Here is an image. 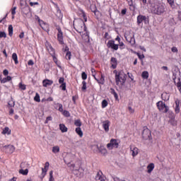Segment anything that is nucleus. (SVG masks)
<instances>
[{"mask_svg":"<svg viewBox=\"0 0 181 181\" xmlns=\"http://www.w3.org/2000/svg\"><path fill=\"white\" fill-rule=\"evenodd\" d=\"M51 57H52V58H53L54 63L57 64V57H55V54L51 55Z\"/></svg>","mask_w":181,"mask_h":181,"instance_id":"obj_51","label":"nucleus"},{"mask_svg":"<svg viewBox=\"0 0 181 181\" xmlns=\"http://www.w3.org/2000/svg\"><path fill=\"white\" fill-rule=\"evenodd\" d=\"M175 114H179L180 112V100L179 99L175 100Z\"/></svg>","mask_w":181,"mask_h":181,"instance_id":"obj_13","label":"nucleus"},{"mask_svg":"<svg viewBox=\"0 0 181 181\" xmlns=\"http://www.w3.org/2000/svg\"><path fill=\"white\" fill-rule=\"evenodd\" d=\"M56 30H57L58 33H57V41L59 43V45H64V36H63V31H62V28H60V27H57V28H56Z\"/></svg>","mask_w":181,"mask_h":181,"instance_id":"obj_9","label":"nucleus"},{"mask_svg":"<svg viewBox=\"0 0 181 181\" xmlns=\"http://www.w3.org/2000/svg\"><path fill=\"white\" fill-rule=\"evenodd\" d=\"M95 179H96V181L103 180L102 179V177L100 175V174L99 173H97L96 177H95Z\"/></svg>","mask_w":181,"mask_h":181,"instance_id":"obj_47","label":"nucleus"},{"mask_svg":"<svg viewBox=\"0 0 181 181\" xmlns=\"http://www.w3.org/2000/svg\"><path fill=\"white\" fill-rule=\"evenodd\" d=\"M38 5H39L38 2H30V6L31 7L35 6H38Z\"/></svg>","mask_w":181,"mask_h":181,"instance_id":"obj_52","label":"nucleus"},{"mask_svg":"<svg viewBox=\"0 0 181 181\" xmlns=\"http://www.w3.org/2000/svg\"><path fill=\"white\" fill-rule=\"evenodd\" d=\"M73 26L78 33H83L87 31V27L85 25V22L81 19H76L73 21Z\"/></svg>","mask_w":181,"mask_h":181,"instance_id":"obj_3","label":"nucleus"},{"mask_svg":"<svg viewBox=\"0 0 181 181\" xmlns=\"http://www.w3.org/2000/svg\"><path fill=\"white\" fill-rule=\"evenodd\" d=\"M74 125L78 127V128H81V127L82 125L81 119H75Z\"/></svg>","mask_w":181,"mask_h":181,"instance_id":"obj_35","label":"nucleus"},{"mask_svg":"<svg viewBox=\"0 0 181 181\" xmlns=\"http://www.w3.org/2000/svg\"><path fill=\"white\" fill-rule=\"evenodd\" d=\"M110 124V122L109 120H106L103 122V127L105 129V132H109Z\"/></svg>","mask_w":181,"mask_h":181,"instance_id":"obj_20","label":"nucleus"},{"mask_svg":"<svg viewBox=\"0 0 181 181\" xmlns=\"http://www.w3.org/2000/svg\"><path fill=\"white\" fill-rule=\"evenodd\" d=\"M75 132H76V134H78V136H79V137H83V131H81V127H77L75 129Z\"/></svg>","mask_w":181,"mask_h":181,"instance_id":"obj_29","label":"nucleus"},{"mask_svg":"<svg viewBox=\"0 0 181 181\" xmlns=\"http://www.w3.org/2000/svg\"><path fill=\"white\" fill-rule=\"evenodd\" d=\"M28 169H25V170H20V171H18V173L23 175H28Z\"/></svg>","mask_w":181,"mask_h":181,"instance_id":"obj_37","label":"nucleus"},{"mask_svg":"<svg viewBox=\"0 0 181 181\" xmlns=\"http://www.w3.org/2000/svg\"><path fill=\"white\" fill-rule=\"evenodd\" d=\"M8 70H7V69H4V71H3V75L5 76H8Z\"/></svg>","mask_w":181,"mask_h":181,"instance_id":"obj_57","label":"nucleus"},{"mask_svg":"<svg viewBox=\"0 0 181 181\" xmlns=\"http://www.w3.org/2000/svg\"><path fill=\"white\" fill-rule=\"evenodd\" d=\"M6 150L8 153H13L14 151L16 150V148L13 146L10 145L6 146Z\"/></svg>","mask_w":181,"mask_h":181,"instance_id":"obj_22","label":"nucleus"},{"mask_svg":"<svg viewBox=\"0 0 181 181\" xmlns=\"http://www.w3.org/2000/svg\"><path fill=\"white\" fill-rule=\"evenodd\" d=\"M49 121H52V117H48L45 119V124H48Z\"/></svg>","mask_w":181,"mask_h":181,"instance_id":"obj_50","label":"nucleus"},{"mask_svg":"<svg viewBox=\"0 0 181 181\" xmlns=\"http://www.w3.org/2000/svg\"><path fill=\"white\" fill-rule=\"evenodd\" d=\"M37 22L40 23V26L42 28V30H45V32L49 30V25L41 20L39 17H37Z\"/></svg>","mask_w":181,"mask_h":181,"instance_id":"obj_10","label":"nucleus"},{"mask_svg":"<svg viewBox=\"0 0 181 181\" xmlns=\"http://www.w3.org/2000/svg\"><path fill=\"white\" fill-rule=\"evenodd\" d=\"M114 181H121L120 179L117 177H114Z\"/></svg>","mask_w":181,"mask_h":181,"instance_id":"obj_64","label":"nucleus"},{"mask_svg":"<svg viewBox=\"0 0 181 181\" xmlns=\"http://www.w3.org/2000/svg\"><path fill=\"white\" fill-rule=\"evenodd\" d=\"M161 98L164 101L170 100V93H168L166 92L163 93L161 95Z\"/></svg>","mask_w":181,"mask_h":181,"instance_id":"obj_21","label":"nucleus"},{"mask_svg":"<svg viewBox=\"0 0 181 181\" xmlns=\"http://www.w3.org/2000/svg\"><path fill=\"white\" fill-rule=\"evenodd\" d=\"M1 134L10 135L11 134V130L9 129V127H6L3 132H1Z\"/></svg>","mask_w":181,"mask_h":181,"instance_id":"obj_28","label":"nucleus"},{"mask_svg":"<svg viewBox=\"0 0 181 181\" xmlns=\"http://www.w3.org/2000/svg\"><path fill=\"white\" fill-rule=\"evenodd\" d=\"M110 64L112 69H115L117 67V59L115 57L110 58Z\"/></svg>","mask_w":181,"mask_h":181,"instance_id":"obj_15","label":"nucleus"},{"mask_svg":"<svg viewBox=\"0 0 181 181\" xmlns=\"http://www.w3.org/2000/svg\"><path fill=\"white\" fill-rule=\"evenodd\" d=\"M137 57H138L139 59H140V60H143L145 58L144 54H141L139 53H137Z\"/></svg>","mask_w":181,"mask_h":181,"instance_id":"obj_49","label":"nucleus"},{"mask_svg":"<svg viewBox=\"0 0 181 181\" xmlns=\"http://www.w3.org/2000/svg\"><path fill=\"white\" fill-rule=\"evenodd\" d=\"M148 71H144L142 72L141 76L142 77L143 79L147 80L148 78Z\"/></svg>","mask_w":181,"mask_h":181,"instance_id":"obj_31","label":"nucleus"},{"mask_svg":"<svg viewBox=\"0 0 181 181\" xmlns=\"http://www.w3.org/2000/svg\"><path fill=\"white\" fill-rule=\"evenodd\" d=\"M171 52H173V53H177V47H171Z\"/></svg>","mask_w":181,"mask_h":181,"instance_id":"obj_56","label":"nucleus"},{"mask_svg":"<svg viewBox=\"0 0 181 181\" xmlns=\"http://www.w3.org/2000/svg\"><path fill=\"white\" fill-rule=\"evenodd\" d=\"M107 105H109V103H107V100H103L101 103V107L105 109V107H107Z\"/></svg>","mask_w":181,"mask_h":181,"instance_id":"obj_38","label":"nucleus"},{"mask_svg":"<svg viewBox=\"0 0 181 181\" xmlns=\"http://www.w3.org/2000/svg\"><path fill=\"white\" fill-rule=\"evenodd\" d=\"M177 19L181 21V11L177 12Z\"/></svg>","mask_w":181,"mask_h":181,"instance_id":"obj_59","label":"nucleus"},{"mask_svg":"<svg viewBox=\"0 0 181 181\" xmlns=\"http://www.w3.org/2000/svg\"><path fill=\"white\" fill-rule=\"evenodd\" d=\"M34 101L40 103V97L38 93H35V96L34 97Z\"/></svg>","mask_w":181,"mask_h":181,"instance_id":"obj_40","label":"nucleus"},{"mask_svg":"<svg viewBox=\"0 0 181 181\" xmlns=\"http://www.w3.org/2000/svg\"><path fill=\"white\" fill-rule=\"evenodd\" d=\"M125 13H127V8L122 9L121 11V14L125 15Z\"/></svg>","mask_w":181,"mask_h":181,"instance_id":"obj_61","label":"nucleus"},{"mask_svg":"<svg viewBox=\"0 0 181 181\" xmlns=\"http://www.w3.org/2000/svg\"><path fill=\"white\" fill-rule=\"evenodd\" d=\"M142 138L144 140H152V134L151 130L148 127H145L142 132Z\"/></svg>","mask_w":181,"mask_h":181,"instance_id":"obj_5","label":"nucleus"},{"mask_svg":"<svg viewBox=\"0 0 181 181\" xmlns=\"http://www.w3.org/2000/svg\"><path fill=\"white\" fill-rule=\"evenodd\" d=\"M49 165H50V164L49 163V162H45V168H42V178H44L45 176H46V174H47V172L48 171V168H49Z\"/></svg>","mask_w":181,"mask_h":181,"instance_id":"obj_12","label":"nucleus"},{"mask_svg":"<svg viewBox=\"0 0 181 181\" xmlns=\"http://www.w3.org/2000/svg\"><path fill=\"white\" fill-rule=\"evenodd\" d=\"M13 113H14V110L12 109V108L10 109V110H9V115H13Z\"/></svg>","mask_w":181,"mask_h":181,"instance_id":"obj_62","label":"nucleus"},{"mask_svg":"<svg viewBox=\"0 0 181 181\" xmlns=\"http://www.w3.org/2000/svg\"><path fill=\"white\" fill-rule=\"evenodd\" d=\"M154 168H155V165L153 163H149L147 165V173L148 174L152 173Z\"/></svg>","mask_w":181,"mask_h":181,"instance_id":"obj_23","label":"nucleus"},{"mask_svg":"<svg viewBox=\"0 0 181 181\" xmlns=\"http://www.w3.org/2000/svg\"><path fill=\"white\" fill-rule=\"evenodd\" d=\"M106 47L115 51L118 50V49H120L121 50L125 49V45L124 42H119V45H116L115 40H109V42H107L106 44Z\"/></svg>","mask_w":181,"mask_h":181,"instance_id":"obj_4","label":"nucleus"},{"mask_svg":"<svg viewBox=\"0 0 181 181\" xmlns=\"http://www.w3.org/2000/svg\"><path fill=\"white\" fill-rule=\"evenodd\" d=\"M28 65L33 66V65H35V62H33V61L32 59H30L29 61H28Z\"/></svg>","mask_w":181,"mask_h":181,"instance_id":"obj_53","label":"nucleus"},{"mask_svg":"<svg viewBox=\"0 0 181 181\" xmlns=\"http://www.w3.org/2000/svg\"><path fill=\"white\" fill-rule=\"evenodd\" d=\"M87 74H86V72H82L81 74V78L82 80H87Z\"/></svg>","mask_w":181,"mask_h":181,"instance_id":"obj_48","label":"nucleus"},{"mask_svg":"<svg viewBox=\"0 0 181 181\" xmlns=\"http://www.w3.org/2000/svg\"><path fill=\"white\" fill-rule=\"evenodd\" d=\"M86 90H87V83L85 81H82L81 90L83 92H86Z\"/></svg>","mask_w":181,"mask_h":181,"instance_id":"obj_36","label":"nucleus"},{"mask_svg":"<svg viewBox=\"0 0 181 181\" xmlns=\"http://www.w3.org/2000/svg\"><path fill=\"white\" fill-rule=\"evenodd\" d=\"M16 6H14L13 8H11V14L12 15H16Z\"/></svg>","mask_w":181,"mask_h":181,"instance_id":"obj_55","label":"nucleus"},{"mask_svg":"<svg viewBox=\"0 0 181 181\" xmlns=\"http://www.w3.org/2000/svg\"><path fill=\"white\" fill-rule=\"evenodd\" d=\"M8 33L10 37H11L13 35V27L12 26V25H9L8 26Z\"/></svg>","mask_w":181,"mask_h":181,"instance_id":"obj_25","label":"nucleus"},{"mask_svg":"<svg viewBox=\"0 0 181 181\" xmlns=\"http://www.w3.org/2000/svg\"><path fill=\"white\" fill-rule=\"evenodd\" d=\"M167 2L169 4L171 8H175V2L174 0H167Z\"/></svg>","mask_w":181,"mask_h":181,"instance_id":"obj_41","label":"nucleus"},{"mask_svg":"<svg viewBox=\"0 0 181 181\" xmlns=\"http://www.w3.org/2000/svg\"><path fill=\"white\" fill-rule=\"evenodd\" d=\"M131 151H132V156L135 157L137 156L139 149L137 147H133L131 146Z\"/></svg>","mask_w":181,"mask_h":181,"instance_id":"obj_17","label":"nucleus"},{"mask_svg":"<svg viewBox=\"0 0 181 181\" xmlns=\"http://www.w3.org/2000/svg\"><path fill=\"white\" fill-rule=\"evenodd\" d=\"M18 87L21 90H26V86L25 84H23L22 83H20Z\"/></svg>","mask_w":181,"mask_h":181,"instance_id":"obj_44","label":"nucleus"},{"mask_svg":"<svg viewBox=\"0 0 181 181\" xmlns=\"http://www.w3.org/2000/svg\"><path fill=\"white\" fill-rule=\"evenodd\" d=\"M71 52L68 51V52L66 53V59L70 61L71 60Z\"/></svg>","mask_w":181,"mask_h":181,"instance_id":"obj_43","label":"nucleus"},{"mask_svg":"<svg viewBox=\"0 0 181 181\" xmlns=\"http://www.w3.org/2000/svg\"><path fill=\"white\" fill-rule=\"evenodd\" d=\"M30 12V8L28 6V5H26L25 7L21 8V13L23 15H28V13Z\"/></svg>","mask_w":181,"mask_h":181,"instance_id":"obj_18","label":"nucleus"},{"mask_svg":"<svg viewBox=\"0 0 181 181\" xmlns=\"http://www.w3.org/2000/svg\"><path fill=\"white\" fill-rule=\"evenodd\" d=\"M158 110L164 113H167L168 111V107L166 106L165 103H163L162 101H159L156 103Z\"/></svg>","mask_w":181,"mask_h":181,"instance_id":"obj_8","label":"nucleus"},{"mask_svg":"<svg viewBox=\"0 0 181 181\" xmlns=\"http://www.w3.org/2000/svg\"><path fill=\"white\" fill-rule=\"evenodd\" d=\"M151 13L155 15L161 16L166 12L165 6L160 3L153 4L151 8Z\"/></svg>","mask_w":181,"mask_h":181,"instance_id":"obj_2","label":"nucleus"},{"mask_svg":"<svg viewBox=\"0 0 181 181\" xmlns=\"http://www.w3.org/2000/svg\"><path fill=\"white\" fill-rule=\"evenodd\" d=\"M52 84H53L52 80L45 79L42 81V86L45 88L52 86Z\"/></svg>","mask_w":181,"mask_h":181,"instance_id":"obj_16","label":"nucleus"},{"mask_svg":"<svg viewBox=\"0 0 181 181\" xmlns=\"http://www.w3.org/2000/svg\"><path fill=\"white\" fill-rule=\"evenodd\" d=\"M19 37L21 39L24 38V32H21Z\"/></svg>","mask_w":181,"mask_h":181,"instance_id":"obj_63","label":"nucleus"},{"mask_svg":"<svg viewBox=\"0 0 181 181\" xmlns=\"http://www.w3.org/2000/svg\"><path fill=\"white\" fill-rule=\"evenodd\" d=\"M112 95H114L115 100H119L117 93H112Z\"/></svg>","mask_w":181,"mask_h":181,"instance_id":"obj_60","label":"nucleus"},{"mask_svg":"<svg viewBox=\"0 0 181 181\" xmlns=\"http://www.w3.org/2000/svg\"><path fill=\"white\" fill-rule=\"evenodd\" d=\"M127 1L129 6L131 7V11H135V6L133 4V0H127Z\"/></svg>","mask_w":181,"mask_h":181,"instance_id":"obj_30","label":"nucleus"},{"mask_svg":"<svg viewBox=\"0 0 181 181\" xmlns=\"http://www.w3.org/2000/svg\"><path fill=\"white\" fill-rule=\"evenodd\" d=\"M119 146V144L117 142V140L112 139L110 141V143L106 144V147L110 150L113 148H117Z\"/></svg>","mask_w":181,"mask_h":181,"instance_id":"obj_6","label":"nucleus"},{"mask_svg":"<svg viewBox=\"0 0 181 181\" xmlns=\"http://www.w3.org/2000/svg\"><path fill=\"white\" fill-rule=\"evenodd\" d=\"M56 107H58V111L59 112H63L64 110H63V105L61 103H56Z\"/></svg>","mask_w":181,"mask_h":181,"instance_id":"obj_34","label":"nucleus"},{"mask_svg":"<svg viewBox=\"0 0 181 181\" xmlns=\"http://www.w3.org/2000/svg\"><path fill=\"white\" fill-rule=\"evenodd\" d=\"M12 59H13L14 64L16 65H18V55L16 54V53L12 54Z\"/></svg>","mask_w":181,"mask_h":181,"instance_id":"obj_32","label":"nucleus"},{"mask_svg":"<svg viewBox=\"0 0 181 181\" xmlns=\"http://www.w3.org/2000/svg\"><path fill=\"white\" fill-rule=\"evenodd\" d=\"M114 74L116 85L119 87L123 86L127 81V75L124 74V71H117L115 70Z\"/></svg>","mask_w":181,"mask_h":181,"instance_id":"obj_1","label":"nucleus"},{"mask_svg":"<svg viewBox=\"0 0 181 181\" xmlns=\"http://www.w3.org/2000/svg\"><path fill=\"white\" fill-rule=\"evenodd\" d=\"M90 71L92 72L93 77L95 78V69H90Z\"/></svg>","mask_w":181,"mask_h":181,"instance_id":"obj_58","label":"nucleus"},{"mask_svg":"<svg viewBox=\"0 0 181 181\" xmlns=\"http://www.w3.org/2000/svg\"><path fill=\"white\" fill-rule=\"evenodd\" d=\"M60 151L59 146H54L52 147V153L54 154L59 153Z\"/></svg>","mask_w":181,"mask_h":181,"instance_id":"obj_26","label":"nucleus"},{"mask_svg":"<svg viewBox=\"0 0 181 181\" xmlns=\"http://www.w3.org/2000/svg\"><path fill=\"white\" fill-rule=\"evenodd\" d=\"M11 81V77L8 76L6 78H4L3 79L1 78V83H7V81Z\"/></svg>","mask_w":181,"mask_h":181,"instance_id":"obj_33","label":"nucleus"},{"mask_svg":"<svg viewBox=\"0 0 181 181\" xmlns=\"http://www.w3.org/2000/svg\"><path fill=\"white\" fill-rule=\"evenodd\" d=\"M58 83H59L60 85L59 88H62V90H66V83H64V78L63 77H60L58 80Z\"/></svg>","mask_w":181,"mask_h":181,"instance_id":"obj_14","label":"nucleus"},{"mask_svg":"<svg viewBox=\"0 0 181 181\" xmlns=\"http://www.w3.org/2000/svg\"><path fill=\"white\" fill-rule=\"evenodd\" d=\"M99 152H100L103 155H105L107 153V149L105 148H99Z\"/></svg>","mask_w":181,"mask_h":181,"instance_id":"obj_45","label":"nucleus"},{"mask_svg":"<svg viewBox=\"0 0 181 181\" xmlns=\"http://www.w3.org/2000/svg\"><path fill=\"white\" fill-rule=\"evenodd\" d=\"M49 181H54V178L53 177V171H49Z\"/></svg>","mask_w":181,"mask_h":181,"instance_id":"obj_46","label":"nucleus"},{"mask_svg":"<svg viewBox=\"0 0 181 181\" xmlns=\"http://www.w3.org/2000/svg\"><path fill=\"white\" fill-rule=\"evenodd\" d=\"M146 19H147V18L146 16H141V15L138 16V17H137L138 25L141 24L142 22H144V21H146Z\"/></svg>","mask_w":181,"mask_h":181,"instance_id":"obj_19","label":"nucleus"},{"mask_svg":"<svg viewBox=\"0 0 181 181\" xmlns=\"http://www.w3.org/2000/svg\"><path fill=\"white\" fill-rule=\"evenodd\" d=\"M135 35L134 33H129V34H125L124 38L127 40V42H129V43H131L132 46L135 45Z\"/></svg>","mask_w":181,"mask_h":181,"instance_id":"obj_7","label":"nucleus"},{"mask_svg":"<svg viewBox=\"0 0 181 181\" xmlns=\"http://www.w3.org/2000/svg\"><path fill=\"white\" fill-rule=\"evenodd\" d=\"M62 112V115H64V116L66 117H69L71 115L70 112L68 110H64Z\"/></svg>","mask_w":181,"mask_h":181,"instance_id":"obj_42","label":"nucleus"},{"mask_svg":"<svg viewBox=\"0 0 181 181\" xmlns=\"http://www.w3.org/2000/svg\"><path fill=\"white\" fill-rule=\"evenodd\" d=\"M177 90L181 93V82H177Z\"/></svg>","mask_w":181,"mask_h":181,"instance_id":"obj_54","label":"nucleus"},{"mask_svg":"<svg viewBox=\"0 0 181 181\" xmlns=\"http://www.w3.org/2000/svg\"><path fill=\"white\" fill-rule=\"evenodd\" d=\"M95 80H96L97 83L103 85L105 84V76L101 74H100V79L96 78V77H94Z\"/></svg>","mask_w":181,"mask_h":181,"instance_id":"obj_24","label":"nucleus"},{"mask_svg":"<svg viewBox=\"0 0 181 181\" xmlns=\"http://www.w3.org/2000/svg\"><path fill=\"white\" fill-rule=\"evenodd\" d=\"M59 129L62 133L68 132V128L64 124H59Z\"/></svg>","mask_w":181,"mask_h":181,"instance_id":"obj_27","label":"nucleus"},{"mask_svg":"<svg viewBox=\"0 0 181 181\" xmlns=\"http://www.w3.org/2000/svg\"><path fill=\"white\" fill-rule=\"evenodd\" d=\"M45 49L48 51L49 55L55 54V49L52 47V45L49 42L45 43Z\"/></svg>","mask_w":181,"mask_h":181,"instance_id":"obj_11","label":"nucleus"},{"mask_svg":"<svg viewBox=\"0 0 181 181\" xmlns=\"http://www.w3.org/2000/svg\"><path fill=\"white\" fill-rule=\"evenodd\" d=\"M7 34L5 31H0V39L1 38H6Z\"/></svg>","mask_w":181,"mask_h":181,"instance_id":"obj_39","label":"nucleus"}]
</instances>
